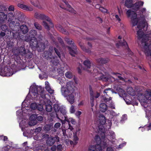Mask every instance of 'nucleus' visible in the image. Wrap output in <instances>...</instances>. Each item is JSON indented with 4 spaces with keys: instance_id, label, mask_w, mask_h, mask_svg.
I'll use <instances>...</instances> for the list:
<instances>
[{
    "instance_id": "nucleus-2",
    "label": "nucleus",
    "mask_w": 151,
    "mask_h": 151,
    "mask_svg": "<svg viewBox=\"0 0 151 151\" xmlns=\"http://www.w3.org/2000/svg\"><path fill=\"white\" fill-rule=\"evenodd\" d=\"M29 93L34 98L39 97L40 99V96L41 98L42 99H40L42 101V103L44 102L45 105L46 111L48 112L51 111L52 109V103L50 100L45 98V95L42 88L35 85H32L30 87Z\"/></svg>"
},
{
    "instance_id": "nucleus-63",
    "label": "nucleus",
    "mask_w": 151,
    "mask_h": 151,
    "mask_svg": "<svg viewBox=\"0 0 151 151\" xmlns=\"http://www.w3.org/2000/svg\"><path fill=\"white\" fill-rule=\"evenodd\" d=\"M109 107L111 108L112 109H115V106L113 102H111V103L109 104Z\"/></svg>"
},
{
    "instance_id": "nucleus-19",
    "label": "nucleus",
    "mask_w": 151,
    "mask_h": 151,
    "mask_svg": "<svg viewBox=\"0 0 151 151\" xmlns=\"http://www.w3.org/2000/svg\"><path fill=\"white\" fill-rule=\"evenodd\" d=\"M61 106H60L57 104H55L54 105V109L56 112V117L58 119H60V117H61V115H60L59 114V108Z\"/></svg>"
},
{
    "instance_id": "nucleus-48",
    "label": "nucleus",
    "mask_w": 151,
    "mask_h": 151,
    "mask_svg": "<svg viewBox=\"0 0 151 151\" xmlns=\"http://www.w3.org/2000/svg\"><path fill=\"white\" fill-rule=\"evenodd\" d=\"M127 119V116L126 115H124L122 116V119L121 121V123H123L125 120H126Z\"/></svg>"
},
{
    "instance_id": "nucleus-11",
    "label": "nucleus",
    "mask_w": 151,
    "mask_h": 151,
    "mask_svg": "<svg viewBox=\"0 0 151 151\" xmlns=\"http://www.w3.org/2000/svg\"><path fill=\"white\" fill-rule=\"evenodd\" d=\"M25 102V100L22 103L23 106L22 109L18 110L17 111V115L18 118L19 119L22 118L23 117L24 114L27 113L28 112H29L28 107H27L26 108L23 107V105Z\"/></svg>"
},
{
    "instance_id": "nucleus-27",
    "label": "nucleus",
    "mask_w": 151,
    "mask_h": 151,
    "mask_svg": "<svg viewBox=\"0 0 151 151\" xmlns=\"http://www.w3.org/2000/svg\"><path fill=\"white\" fill-rule=\"evenodd\" d=\"M7 19V16L4 13L0 12V23H1L6 21Z\"/></svg>"
},
{
    "instance_id": "nucleus-31",
    "label": "nucleus",
    "mask_w": 151,
    "mask_h": 151,
    "mask_svg": "<svg viewBox=\"0 0 151 151\" xmlns=\"http://www.w3.org/2000/svg\"><path fill=\"white\" fill-rule=\"evenodd\" d=\"M60 112L63 115L65 116V114L67 113L66 110V108L63 106H61V107L59 108Z\"/></svg>"
},
{
    "instance_id": "nucleus-60",
    "label": "nucleus",
    "mask_w": 151,
    "mask_h": 151,
    "mask_svg": "<svg viewBox=\"0 0 151 151\" xmlns=\"http://www.w3.org/2000/svg\"><path fill=\"white\" fill-rule=\"evenodd\" d=\"M84 101H80L78 104V106L79 107H81V106L84 105Z\"/></svg>"
},
{
    "instance_id": "nucleus-17",
    "label": "nucleus",
    "mask_w": 151,
    "mask_h": 151,
    "mask_svg": "<svg viewBox=\"0 0 151 151\" xmlns=\"http://www.w3.org/2000/svg\"><path fill=\"white\" fill-rule=\"evenodd\" d=\"M74 94L75 92H73L69 94L66 97H65L66 98L67 101L71 104H73L75 100Z\"/></svg>"
},
{
    "instance_id": "nucleus-42",
    "label": "nucleus",
    "mask_w": 151,
    "mask_h": 151,
    "mask_svg": "<svg viewBox=\"0 0 151 151\" xmlns=\"http://www.w3.org/2000/svg\"><path fill=\"white\" fill-rule=\"evenodd\" d=\"M35 26V28L39 30H41V29L42 27L40 25L38 24L35 23L34 24Z\"/></svg>"
},
{
    "instance_id": "nucleus-13",
    "label": "nucleus",
    "mask_w": 151,
    "mask_h": 151,
    "mask_svg": "<svg viewBox=\"0 0 151 151\" xmlns=\"http://www.w3.org/2000/svg\"><path fill=\"white\" fill-rule=\"evenodd\" d=\"M37 123V115L33 114L30 116L29 121L28 122L29 126H34Z\"/></svg>"
},
{
    "instance_id": "nucleus-30",
    "label": "nucleus",
    "mask_w": 151,
    "mask_h": 151,
    "mask_svg": "<svg viewBox=\"0 0 151 151\" xmlns=\"http://www.w3.org/2000/svg\"><path fill=\"white\" fill-rule=\"evenodd\" d=\"M79 45L81 49L84 51L88 53H90L91 52V50L90 48L86 49V48L84 47L83 44L81 43H79Z\"/></svg>"
},
{
    "instance_id": "nucleus-57",
    "label": "nucleus",
    "mask_w": 151,
    "mask_h": 151,
    "mask_svg": "<svg viewBox=\"0 0 151 151\" xmlns=\"http://www.w3.org/2000/svg\"><path fill=\"white\" fill-rule=\"evenodd\" d=\"M78 140V137L76 136H74V145H76L77 143V141Z\"/></svg>"
},
{
    "instance_id": "nucleus-24",
    "label": "nucleus",
    "mask_w": 151,
    "mask_h": 151,
    "mask_svg": "<svg viewBox=\"0 0 151 151\" xmlns=\"http://www.w3.org/2000/svg\"><path fill=\"white\" fill-rule=\"evenodd\" d=\"M109 61V59L107 58H100L96 60V61L98 63L101 64H105L108 62Z\"/></svg>"
},
{
    "instance_id": "nucleus-5",
    "label": "nucleus",
    "mask_w": 151,
    "mask_h": 151,
    "mask_svg": "<svg viewBox=\"0 0 151 151\" xmlns=\"http://www.w3.org/2000/svg\"><path fill=\"white\" fill-rule=\"evenodd\" d=\"M97 119H98L97 122L99 125V131L98 133L99 134H101L102 137V139H101L100 137L99 136L96 135L95 136V139L96 143H99L101 140V142L102 139H107L105 137V132H106V129H107V128L106 129L105 127V124L106 122L105 117L104 115L101 114L100 115L98 116Z\"/></svg>"
},
{
    "instance_id": "nucleus-35",
    "label": "nucleus",
    "mask_w": 151,
    "mask_h": 151,
    "mask_svg": "<svg viewBox=\"0 0 151 151\" xmlns=\"http://www.w3.org/2000/svg\"><path fill=\"white\" fill-rule=\"evenodd\" d=\"M7 16V18L8 19V21L10 22L11 20L13 19L14 18V15L12 13H9L8 14Z\"/></svg>"
},
{
    "instance_id": "nucleus-26",
    "label": "nucleus",
    "mask_w": 151,
    "mask_h": 151,
    "mask_svg": "<svg viewBox=\"0 0 151 151\" xmlns=\"http://www.w3.org/2000/svg\"><path fill=\"white\" fill-rule=\"evenodd\" d=\"M68 124V126H69V127H68V128L67 127V128H66L65 126H64L65 125L64 124L63 125V127H64V128H65V129H66V130H65V131H64L63 129L62 130V131L63 132V135L64 136H65V134L64 133L66 131H67V132L68 131V130H70V133L71 134H72V132H73V130L74 129H73V127L70 125V124Z\"/></svg>"
},
{
    "instance_id": "nucleus-22",
    "label": "nucleus",
    "mask_w": 151,
    "mask_h": 151,
    "mask_svg": "<svg viewBox=\"0 0 151 151\" xmlns=\"http://www.w3.org/2000/svg\"><path fill=\"white\" fill-rule=\"evenodd\" d=\"M64 2L66 6L67 7V8H66L68 11L72 12L74 14L76 13V12L75 11L74 9L72 8L71 6L69 4L68 2H67L65 0H62Z\"/></svg>"
},
{
    "instance_id": "nucleus-18",
    "label": "nucleus",
    "mask_w": 151,
    "mask_h": 151,
    "mask_svg": "<svg viewBox=\"0 0 151 151\" xmlns=\"http://www.w3.org/2000/svg\"><path fill=\"white\" fill-rule=\"evenodd\" d=\"M17 6L27 11H31L33 10L32 7L30 6H28L24 4H18Z\"/></svg>"
},
{
    "instance_id": "nucleus-1",
    "label": "nucleus",
    "mask_w": 151,
    "mask_h": 151,
    "mask_svg": "<svg viewBox=\"0 0 151 151\" xmlns=\"http://www.w3.org/2000/svg\"><path fill=\"white\" fill-rule=\"evenodd\" d=\"M126 14L131 19V23L133 26L135 27L137 32L138 38L142 42V50L147 56H151V45L150 40L151 37L149 34H145L146 32L144 31V28L147 24L144 17H140L139 18L137 16L135 12L132 10H128Z\"/></svg>"
},
{
    "instance_id": "nucleus-33",
    "label": "nucleus",
    "mask_w": 151,
    "mask_h": 151,
    "mask_svg": "<svg viewBox=\"0 0 151 151\" xmlns=\"http://www.w3.org/2000/svg\"><path fill=\"white\" fill-rule=\"evenodd\" d=\"M20 29L23 34H25L28 31V29L25 25H23L21 26Z\"/></svg>"
},
{
    "instance_id": "nucleus-62",
    "label": "nucleus",
    "mask_w": 151,
    "mask_h": 151,
    "mask_svg": "<svg viewBox=\"0 0 151 151\" xmlns=\"http://www.w3.org/2000/svg\"><path fill=\"white\" fill-rule=\"evenodd\" d=\"M55 52L56 53V54L60 58V55L59 53V52H58V50H57L55 48Z\"/></svg>"
},
{
    "instance_id": "nucleus-41",
    "label": "nucleus",
    "mask_w": 151,
    "mask_h": 151,
    "mask_svg": "<svg viewBox=\"0 0 151 151\" xmlns=\"http://www.w3.org/2000/svg\"><path fill=\"white\" fill-rule=\"evenodd\" d=\"M70 111L71 113L73 114L75 112V107L72 105L71 106L70 109Z\"/></svg>"
},
{
    "instance_id": "nucleus-14",
    "label": "nucleus",
    "mask_w": 151,
    "mask_h": 151,
    "mask_svg": "<svg viewBox=\"0 0 151 151\" xmlns=\"http://www.w3.org/2000/svg\"><path fill=\"white\" fill-rule=\"evenodd\" d=\"M59 138L58 137H49L47 140V143L50 146L53 145L55 142H58Z\"/></svg>"
},
{
    "instance_id": "nucleus-15",
    "label": "nucleus",
    "mask_w": 151,
    "mask_h": 151,
    "mask_svg": "<svg viewBox=\"0 0 151 151\" xmlns=\"http://www.w3.org/2000/svg\"><path fill=\"white\" fill-rule=\"evenodd\" d=\"M19 124L20 127L21 128L22 131H24V129L28 127L29 125L28 124V121L26 119H23L21 121H19Z\"/></svg>"
},
{
    "instance_id": "nucleus-32",
    "label": "nucleus",
    "mask_w": 151,
    "mask_h": 151,
    "mask_svg": "<svg viewBox=\"0 0 151 151\" xmlns=\"http://www.w3.org/2000/svg\"><path fill=\"white\" fill-rule=\"evenodd\" d=\"M133 0H126L125 3V5L127 7H131L133 6L132 4Z\"/></svg>"
},
{
    "instance_id": "nucleus-29",
    "label": "nucleus",
    "mask_w": 151,
    "mask_h": 151,
    "mask_svg": "<svg viewBox=\"0 0 151 151\" xmlns=\"http://www.w3.org/2000/svg\"><path fill=\"white\" fill-rule=\"evenodd\" d=\"M107 108L106 105L103 103H101L100 105V109L102 112H105Z\"/></svg>"
},
{
    "instance_id": "nucleus-49",
    "label": "nucleus",
    "mask_w": 151,
    "mask_h": 151,
    "mask_svg": "<svg viewBox=\"0 0 151 151\" xmlns=\"http://www.w3.org/2000/svg\"><path fill=\"white\" fill-rule=\"evenodd\" d=\"M8 138L6 136H3V135L0 136V140L3 139L4 141L7 140Z\"/></svg>"
},
{
    "instance_id": "nucleus-10",
    "label": "nucleus",
    "mask_w": 151,
    "mask_h": 151,
    "mask_svg": "<svg viewBox=\"0 0 151 151\" xmlns=\"http://www.w3.org/2000/svg\"><path fill=\"white\" fill-rule=\"evenodd\" d=\"M34 17L35 18L38 19H45L50 24H52L50 19L48 16H45L43 14L41 13L38 12H36L35 14Z\"/></svg>"
},
{
    "instance_id": "nucleus-43",
    "label": "nucleus",
    "mask_w": 151,
    "mask_h": 151,
    "mask_svg": "<svg viewBox=\"0 0 151 151\" xmlns=\"http://www.w3.org/2000/svg\"><path fill=\"white\" fill-rule=\"evenodd\" d=\"M99 10L100 11H101V12H103V13H106L107 12V10L102 7H100L99 8Z\"/></svg>"
},
{
    "instance_id": "nucleus-52",
    "label": "nucleus",
    "mask_w": 151,
    "mask_h": 151,
    "mask_svg": "<svg viewBox=\"0 0 151 151\" xmlns=\"http://www.w3.org/2000/svg\"><path fill=\"white\" fill-rule=\"evenodd\" d=\"M44 129L47 131H49L50 129V127L49 125H46L44 127Z\"/></svg>"
},
{
    "instance_id": "nucleus-64",
    "label": "nucleus",
    "mask_w": 151,
    "mask_h": 151,
    "mask_svg": "<svg viewBox=\"0 0 151 151\" xmlns=\"http://www.w3.org/2000/svg\"><path fill=\"white\" fill-rule=\"evenodd\" d=\"M62 149V146L60 145H59L57 146V149L58 151H61Z\"/></svg>"
},
{
    "instance_id": "nucleus-44",
    "label": "nucleus",
    "mask_w": 151,
    "mask_h": 151,
    "mask_svg": "<svg viewBox=\"0 0 151 151\" xmlns=\"http://www.w3.org/2000/svg\"><path fill=\"white\" fill-rule=\"evenodd\" d=\"M110 114L111 115L113 116H117L118 115V114H117L116 113L113 111H110Z\"/></svg>"
},
{
    "instance_id": "nucleus-34",
    "label": "nucleus",
    "mask_w": 151,
    "mask_h": 151,
    "mask_svg": "<svg viewBox=\"0 0 151 151\" xmlns=\"http://www.w3.org/2000/svg\"><path fill=\"white\" fill-rule=\"evenodd\" d=\"M58 80L59 83L62 85L63 83H65V78L64 77V75L61 74V78L59 77Z\"/></svg>"
},
{
    "instance_id": "nucleus-53",
    "label": "nucleus",
    "mask_w": 151,
    "mask_h": 151,
    "mask_svg": "<svg viewBox=\"0 0 151 151\" xmlns=\"http://www.w3.org/2000/svg\"><path fill=\"white\" fill-rule=\"evenodd\" d=\"M82 112L80 111H78L75 113L76 115L78 118L80 117V115L81 114Z\"/></svg>"
},
{
    "instance_id": "nucleus-55",
    "label": "nucleus",
    "mask_w": 151,
    "mask_h": 151,
    "mask_svg": "<svg viewBox=\"0 0 151 151\" xmlns=\"http://www.w3.org/2000/svg\"><path fill=\"white\" fill-rule=\"evenodd\" d=\"M111 99V97H110L109 99H108L106 97L104 98V101L106 102H108L110 101V100Z\"/></svg>"
},
{
    "instance_id": "nucleus-36",
    "label": "nucleus",
    "mask_w": 151,
    "mask_h": 151,
    "mask_svg": "<svg viewBox=\"0 0 151 151\" xmlns=\"http://www.w3.org/2000/svg\"><path fill=\"white\" fill-rule=\"evenodd\" d=\"M65 76L68 78L71 79L73 77L72 73L70 71H67L65 73Z\"/></svg>"
},
{
    "instance_id": "nucleus-20",
    "label": "nucleus",
    "mask_w": 151,
    "mask_h": 151,
    "mask_svg": "<svg viewBox=\"0 0 151 151\" xmlns=\"http://www.w3.org/2000/svg\"><path fill=\"white\" fill-rule=\"evenodd\" d=\"M45 88L47 91L50 94H52L54 93V90L51 88L49 83L47 81H45Z\"/></svg>"
},
{
    "instance_id": "nucleus-21",
    "label": "nucleus",
    "mask_w": 151,
    "mask_h": 151,
    "mask_svg": "<svg viewBox=\"0 0 151 151\" xmlns=\"http://www.w3.org/2000/svg\"><path fill=\"white\" fill-rule=\"evenodd\" d=\"M116 45L118 47L121 45L124 46L127 49L129 53L131 55H132V52L131 51H130L129 50V48H128V45L127 44V42H126V41H124V40H123V42L122 43L120 42H119L118 43H117L116 44Z\"/></svg>"
},
{
    "instance_id": "nucleus-50",
    "label": "nucleus",
    "mask_w": 151,
    "mask_h": 151,
    "mask_svg": "<svg viewBox=\"0 0 151 151\" xmlns=\"http://www.w3.org/2000/svg\"><path fill=\"white\" fill-rule=\"evenodd\" d=\"M114 17L116 21H117L119 22L121 21V19L118 15L117 14H115Z\"/></svg>"
},
{
    "instance_id": "nucleus-16",
    "label": "nucleus",
    "mask_w": 151,
    "mask_h": 151,
    "mask_svg": "<svg viewBox=\"0 0 151 151\" xmlns=\"http://www.w3.org/2000/svg\"><path fill=\"white\" fill-rule=\"evenodd\" d=\"M65 119L63 120L62 119H60V121L62 123V124H65V121L67 122L68 124H70L71 122L73 124H76V121L74 119L72 118H68L65 116H64Z\"/></svg>"
},
{
    "instance_id": "nucleus-9",
    "label": "nucleus",
    "mask_w": 151,
    "mask_h": 151,
    "mask_svg": "<svg viewBox=\"0 0 151 151\" xmlns=\"http://www.w3.org/2000/svg\"><path fill=\"white\" fill-rule=\"evenodd\" d=\"M66 41L68 43V44L70 45L73 44V49H72L71 48L68 47V50L72 56H74V55L76 53L77 51L76 50V47L75 45H73V42L71 40L68 38H66L65 39Z\"/></svg>"
},
{
    "instance_id": "nucleus-3",
    "label": "nucleus",
    "mask_w": 151,
    "mask_h": 151,
    "mask_svg": "<svg viewBox=\"0 0 151 151\" xmlns=\"http://www.w3.org/2000/svg\"><path fill=\"white\" fill-rule=\"evenodd\" d=\"M111 138L110 139H102L101 145H97L96 146L91 145L88 147V151H102L103 149L109 146H112L114 144V141H112L111 139L115 138L114 133L112 131L110 132Z\"/></svg>"
},
{
    "instance_id": "nucleus-47",
    "label": "nucleus",
    "mask_w": 151,
    "mask_h": 151,
    "mask_svg": "<svg viewBox=\"0 0 151 151\" xmlns=\"http://www.w3.org/2000/svg\"><path fill=\"white\" fill-rule=\"evenodd\" d=\"M42 24L45 28L47 29L49 28V26L47 24L45 21H43L42 23Z\"/></svg>"
},
{
    "instance_id": "nucleus-45",
    "label": "nucleus",
    "mask_w": 151,
    "mask_h": 151,
    "mask_svg": "<svg viewBox=\"0 0 151 151\" xmlns=\"http://www.w3.org/2000/svg\"><path fill=\"white\" fill-rule=\"evenodd\" d=\"M109 91H112L111 89L110 88H108L106 89H105L104 92V96H105L106 94V95H107V94L109 93Z\"/></svg>"
},
{
    "instance_id": "nucleus-4",
    "label": "nucleus",
    "mask_w": 151,
    "mask_h": 151,
    "mask_svg": "<svg viewBox=\"0 0 151 151\" xmlns=\"http://www.w3.org/2000/svg\"><path fill=\"white\" fill-rule=\"evenodd\" d=\"M83 64L85 66L84 69L87 72L91 73L93 75L97 76V78L99 80L105 81L108 80V78L102 73L99 72L95 66L92 65H91V62L89 60L87 59L85 60L83 62Z\"/></svg>"
},
{
    "instance_id": "nucleus-38",
    "label": "nucleus",
    "mask_w": 151,
    "mask_h": 151,
    "mask_svg": "<svg viewBox=\"0 0 151 151\" xmlns=\"http://www.w3.org/2000/svg\"><path fill=\"white\" fill-rule=\"evenodd\" d=\"M37 109L40 111H42L43 110V106L41 104L37 105Z\"/></svg>"
},
{
    "instance_id": "nucleus-7",
    "label": "nucleus",
    "mask_w": 151,
    "mask_h": 151,
    "mask_svg": "<svg viewBox=\"0 0 151 151\" xmlns=\"http://www.w3.org/2000/svg\"><path fill=\"white\" fill-rule=\"evenodd\" d=\"M75 89L73 82L72 81H68L67 82L66 85L61 86V94L64 97H66L69 94L75 92Z\"/></svg>"
},
{
    "instance_id": "nucleus-25",
    "label": "nucleus",
    "mask_w": 151,
    "mask_h": 151,
    "mask_svg": "<svg viewBox=\"0 0 151 151\" xmlns=\"http://www.w3.org/2000/svg\"><path fill=\"white\" fill-rule=\"evenodd\" d=\"M127 91L129 94L132 96H134L136 94V92L131 87H128L127 89Z\"/></svg>"
},
{
    "instance_id": "nucleus-28",
    "label": "nucleus",
    "mask_w": 151,
    "mask_h": 151,
    "mask_svg": "<svg viewBox=\"0 0 151 151\" xmlns=\"http://www.w3.org/2000/svg\"><path fill=\"white\" fill-rule=\"evenodd\" d=\"M53 52H45L44 53L45 57L47 59L49 58H54V56L52 55Z\"/></svg>"
},
{
    "instance_id": "nucleus-51",
    "label": "nucleus",
    "mask_w": 151,
    "mask_h": 151,
    "mask_svg": "<svg viewBox=\"0 0 151 151\" xmlns=\"http://www.w3.org/2000/svg\"><path fill=\"white\" fill-rule=\"evenodd\" d=\"M41 130V128L40 127H38L35 129V134H37L38 132H40Z\"/></svg>"
},
{
    "instance_id": "nucleus-56",
    "label": "nucleus",
    "mask_w": 151,
    "mask_h": 151,
    "mask_svg": "<svg viewBox=\"0 0 151 151\" xmlns=\"http://www.w3.org/2000/svg\"><path fill=\"white\" fill-rule=\"evenodd\" d=\"M61 125V124L59 123H56L54 125V127L55 128L58 129L59 128Z\"/></svg>"
},
{
    "instance_id": "nucleus-54",
    "label": "nucleus",
    "mask_w": 151,
    "mask_h": 151,
    "mask_svg": "<svg viewBox=\"0 0 151 151\" xmlns=\"http://www.w3.org/2000/svg\"><path fill=\"white\" fill-rule=\"evenodd\" d=\"M91 105L92 107L94 106V98H90Z\"/></svg>"
},
{
    "instance_id": "nucleus-59",
    "label": "nucleus",
    "mask_w": 151,
    "mask_h": 151,
    "mask_svg": "<svg viewBox=\"0 0 151 151\" xmlns=\"http://www.w3.org/2000/svg\"><path fill=\"white\" fill-rule=\"evenodd\" d=\"M106 151H115L113 148L111 147H107Z\"/></svg>"
},
{
    "instance_id": "nucleus-39",
    "label": "nucleus",
    "mask_w": 151,
    "mask_h": 151,
    "mask_svg": "<svg viewBox=\"0 0 151 151\" xmlns=\"http://www.w3.org/2000/svg\"><path fill=\"white\" fill-rule=\"evenodd\" d=\"M31 3L34 6L39 7V1L38 0H37L36 1H35V3L31 2Z\"/></svg>"
},
{
    "instance_id": "nucleus-40",
    "label": "nucleus",
    "mask_w": 151,
    "mask_h": 151,
    "mask_svg": "<svg viewBox=\"0 0 151 151\" xmlns=\"http://www.w3.org/2000/svg\"><path fill=\"white\" fill-rule=\"evenodd\" d=\"M37 104L36 103H33L31 104L30 106L31 108L33 109H37Z\"/></svg>"
},
{
    "instance_id": "nucleus-6",
    "label": "nucleus",
    "mask_w": 151,
    "mask_h": 151,
    "mask_svg": "<svg viewBox=\"0 0 151 151\" xmlns=\"http://www.w3.org/2000/svg\"><path fill=\"white\" fill-rule=\"evenodd\" d=\"M138 99L142 106L145 108L148 107L151 101V90H147L143 94H139Z\"/></svg>"
},
{
    "instance_id": "nucleus-23",
    "label": "nucleus",
    "mask_w": 151,
    "mask_h": 151,
    "mask_svg": "<svg viewBox=\"0 0 151 151\" xmlns=\"http://www.w3.org/2000/svg\"><path fill=\"white\" fill-rule=\"evenodd\" d=\"M144 2L142 1H139L135 3L133 5V7L135 10L138 9L139 7L141 6H143Z\"/></svg>"
},
{
    "instance_id": "nucleus-12",
    "label": "nucleus",
    "mask_w": 151,
    "mask_h": 151,
    "mask_svg": "<svg viewBox=\"0 0 151 151\" xmlns=\"http://www.w3.org/2000/svg\"><path fill=\"white\" fill-rule=\"evenodd\" d=\"M13 74L14 73L12 72V69L7 67L5 68L4 70L0 72V75L3 76H10Z\"/></svg>"
},
{
    "instance_id": "nucleus-58",
    "label": "nucleus",
    "mask_w": 151,
    "mask_h": 151,
    "mask_svg": "<svg viewBox=\"0 0 151 151\" xmlns=\"http://www.w3.org/2000/svg\"><path fill=\"white\" fill-rule=\"evenodd\" d=\"M37 119L39 121H42L43 120V118L41 116H37Z\"/></svg>"
},
{
    "instance_id": "nucleus-8",
    "label": "nucleus",
    "mask_w": 151,
    "mask_h": 151,
    "mask_svg": "<svg viewBox=\"0 0 151 151\" xmlns=\"http://www.w3.org/2000/svg\"><path fill=\"white\" fill-rule=\"evenodd\" d=\"M30 33L31 35H32L33 36V37H31V38H32L31 39V43L32 42L33 43V45L34 46L38 47L44 49L45 47V45L44 44L41 46L40 45H38L39 43H38L37 40L35 37V36L37 35L36 31L35 30H31L30 31Z\"/></svg>"
},
{
    "instance_id": "nucleus-61",
    "label": "nucleus",
    "mask_w": 151,
    "mask_h": 151,
    "mask_svg": "<svg viewBox=\"0 0 151 151\" xmlns=\"http://www.w3.org/2000/svg\"><path fill=\"white\" fill-rule=\"evenodd\" d=\"M60 30V31L66 35H67L68 34V32H66L65 29L63 28H61Z\"/></svg>"
},
{
    "instance_id": "nucleus-46",
    "label": "nucleus",
    "mask_w": 151,
    "mask_h": 151,
    "mask_svg": "<svg viewBox=\"0 0 151 151\" xmlns=\"http://www.w3.org/2000/svg\"><path fill=\"white\" fill-rule=\"evenodd\" d=\"M90 98H94V96L93 95V92L91 88L90 89Z\"/></svg>"
},
{
    "instance_id": "nucleus-37",
    "label": "nucleus",
    "mask_w": 151,
    "mask_h": 151,
    "mask_svg": "<svg viewBox=\"0 0 151 151\" xmlns=\"http://www.w3.org/2000/svg\"><path fill=\"white\" fill-rule=\"evenodd\" d=\"M145 129L148 131L151 130V123H150L148 126H145L144 128L142 127L141 131L143 132Z\"/></svg>"
}]
</instances>
